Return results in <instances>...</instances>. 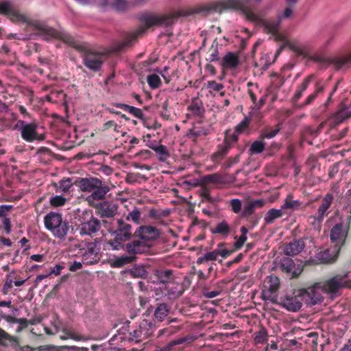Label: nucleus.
Instances as JSON below:
<instances>
[{"label":"nucleus","instance_id":"obj_39","mask_svg":"<svg viewBox=\"0 0 351 351\" xmlns=\"http://www.w3.org/2000/svg\"><path fill=\"white\" fill-rule=\"evenodd\" d=\"M301 206V202L299 200H293L292 195H289L285 199L284 204L281 206L283 210L286 211L287 209L292 210H297Z\"/></svg>","mask_w":351,"mask_h":351},{"label":"nucleus","instance_id":"obj_26","mask_svg":"<svg viewBox=\"0 0 351 351\" xmlns=\"http://www.w3.org/2000/svg\"><path fill=\"white\" fill-rule=\"evenodd\" d=\"M219 46L217 38H215L206 53V60L207 62H212L219 60Z\"/></svg>","mask_w":351,"mask_h":351},{"label":"nucleus","instance_id":"obj_30","mask_svg":"<svg viewBox=\"0 0 351 351\" xmlns=\"http://www.w3.org/2000/svg\"><path fill=\"white\" fill-rule=\"evenodd\" d=\"M324 289L329 293L335 294L340 291L341 288L336 275L328 279L324 283Z\"/></svg>","mask_w":351,"mask_h":351},{"label":"nucleus","instance_id":"obj_7","mask_svg":"<svg viewBox=\"0 0 351 351\" xmlns=\"http://www.w3.org/2000/svg\"><path fill=\"white\" fill-rule=\"evenodd\" d=\"M154 329V325L151 322L143 319L128 333V336L121 339H128L129 341L139 343L152 336Z\"/></svg>","mask_w":351,"mask_h":351},{"label":"nucleus","instance_id":"obj_8","mask_svg":"<svg viewBox=\"0 0 351 351\" xmlns=\"http://www.w3.org/2000/svg\"><path fill=\"white\" fill-rule=\"evenodd\" d=\"M81 223L78 226L80 234L90 236L99 231L100 221L95 217L91 211H86L81 217Z\"/></svg>","mask_w":351,"mask_h":351},{"label":"nucleus","instance_id":"obj_19","mask_svg":"<svg viewBox=\"0 0 351 351\" xmlns=\"http://www.w3.org/2000/svg\"><path fill=\"white\" fill-rule=\"evenodd\" d=\"M330 64L335 69H348L351 67V51L341 56L330 58Z\"/></svg>","mask_w":351,"mask_h":351},{"label":"nucleus","instance_id":"obj_23","mask_svg":"<svg viewBox=\"0 0 351 351\" xmlns=\"http://www.w3.org/2000/svg\"><path fill=\"white\" fill-rule=\"evenodd\" d=\"M171 305L165 302H158L154 311V317L158 322H162L169 314Z\"/></svg>","mask_w":351,"mask_h":351},{"label":"nucleus","instance_id":"obj_50","mask_svg":"<svg viewBox=\"0 0 351 351\" xmlns=\"http://www.w3.org/2000/svg\"><path fill=\"white\" fill-rule=\"evenodd\" d=\"M16 341L15 338L0 328V345L7 346L8 343Z\"/></svg>","mask_w":351,"mask_h":351},{"label":"nucleus","instance_id":"obj_10","mask_svg":"<svg viewBox=\"0 0 351 351\" xmlns=\"http://www.w3.org/2000/svg\"><path fill=\"white\" fill-rule=\"evenodd\" d=\"M20 128L21 137L27 142H32L37 138L38 125L36 122L26 123L23 120H18L14 129Z\"/></svg>","mask_w":351,"mask_h":351},{"label":"nucleus","instance_id":"obj_22","mask_svg":"<svg viewBox=\"0 0 351 351\" xmlns=\"http://www.w3.org/2000/svg\"><path fill=\"white\" fill-rule=\"evenodd\" d=\"M265 204L263 199L251 200L246 203L241 213L243 217H248L253 215L256 208H262Z\"/></svg>","mask_w":351,"mask_h":351},{"label":"nucleus","instance_id":"obj_14","mask_svg":"<svg viewBox=\"0 0 351 351\" xmlns=\"http://www.w3.org/2000/svg\"><path fill=\"white\" fill-rule=\"evenodd\" d=\"M340 251L339 247L336 248L332 245L328 248L319 251L317 254V258L322 263L331 264L337 260Z\"/></svg>","mask_w":351,"mask_h":351},{"label":"nucleus","instance_id":"obj_57","mask_svg":"<svg viewBox=\"0 0 351 351\" xmlns=\"http://www.w3.org/2000/svg\"><path fill=\"white\" fill-rule=\"evenodd\" d=\"M189 110L197 117H202L204 114V108L197 103L192 104L189 106Z\"/></svg>","mask_w":351,"mask_h":351},{"label":"nucleus","instance_id":"obj_2","mask_svg":"<svg viewBox=\"0 0 351 351\" xmlns=\"http://www.w3.org/2000/svg\"><path fill=\"white\" fill-rule=\"evenodd\" d=\"M55 39L63 41L67 45L74 48L81 53L84 65L93 73L101 71L106 59L104 53L90 49L85 43L77 40L69 33L60 30Z\"/></svg>","mask_w":351,"mask_h":351},{"label":"nucleus","instance_id":"obj_33","mask_svg":"<svg viewBox=\"0 0 351 351\" xmlns=\"http://www.w3.org/2000/svg\"><path fill=\"white\" fill-rule=\"evenodd\" d=\"M201 183L202 185L222 184L223 183V178L219 173L208 174L202 177Z\"/></svg>","mask_w":351,"mask_h":351},{"label":"nucleus","instance_id":"obj_40","mask_svg":"<svg viewBox=\"0 0 351 351\" xmlns=\"http://www.w3.org/2000/svg\"><path fill=\"white\" fill-rule=\"evenodd\" d=\"M209 132L208 129L202 127H195L194 128L189 130L187 136L189 138L195 141L197 137L207 136Z\"/></svg>","mask_w":351,"mask_h":351},{"label":"nucleus","instance_id":"obj_44","mask_svg":"<svg viewBox=\"0 0 351 351\" xmlns=\"http://www.w3.org/2000/svg\"><path fill=\"white\" fill-rule=\"evenodd\" d=\"M160 115L165 121L171 119V114L169 110V101L168 99L165 100L162 104Z\"/></svg>","mask_w":351,"mask_h":351},{"label":"nucleus","instance_id":"obj_56","mask_svg":"<svg viewBox=\"0 0 351 351\" xmlns=\"http://www.w3.org/2000/svg\"><path fill=\"white\" fill-rule=\"evenodd\" d=\"M232 211L235 214H239L242 209V203L239 199H232L229 202Z\"/></svg>","mask_w":351,"mask_h":351},{"label":"nucleus","instance_id":"obj_48","mask_svg":"<svg viewBox=\"0 0 351 351\" xmlns=\"http://www.w3.org/2000/svg\"><path fill=\"white\" fill-rule=\"evenodd\" d=\"M141 212L139 208H134V210L128 213L126 216L128 221H132L136 224L141 223Z\"/></svg>","mask_w":351,"mask_h":351},{"label":"nucleus","instance_id":"obj_6","mask_svg":"<svg viewBox=\"0 0 351 351\" xmlns=\"http://www.w3.org/2000/svg\"><path fill=\"white\" fill-rule=\"evenodd\" d=\"M132 226L125 222L122 219L117 220V226L116 229L112 232V234L114 236L113 239L108 241V243L113 250H119L123 248V243L127 241H130L132 236Z\"/></svg>","mask_w":351,"mask_h":351},{"label":"nucleus","instance_id":"obj_9","mask_svg":"<svg viewBox=\"0 0 351 351\" xmlns=\"http://www.w3.org/2000/svg\"><path fill=\"white\" fill-rule=\"evenodd\" d=\"M349 225L339 223L335 224L330 232V239L332 246L341 250L346 245L348 237Z\"/></svg>","mask_w":351,"mask_h":351},{"label":"nucleus","instance_id":"obj_4","mask_svg":"<svg viewBox=\"0 0 351 351\" xmlns=\"http://www.w3.org/2000/svg\"><path fill=\"white\" fill-rule=\"evenodd\" d=\"M9 16H11V19L13 21L26 23L28 27L36 31V34L42 37L43 39L45 40L55 39L60 31L47 25L43 22L32 20L25 15L14 11L12 9L11 12L9 14Z\"/></svg>","mask_w":351,"mask_h":351},{"label":"nucleus","instance_id":"obj_27","mask_svg":"<svg viewBox=\"0 0 351 351\" xmlns=\"http://www.w3.org/2000/svg\"><path fill=\"white\" fill-rule=\"evenodd\" d=\"M325 90V86L319 82H317L315 85V90L313 93L310 94L304 103H302L299 108H304L306 106L311 104L314 100L317 97L318 95L322 93Z\"/></svg>","mask_w":351,"mask_h":351},{"label":"nucleus","instance_id":"obj_55","mask_svg":"<svg viewBox=\"0 0 351 351\" xmlns=\"http://www.w3.org/2000/svg\"><path fill=\"white\" fill-rule=\"evenodd\" d=\"M200 197H202V202H208L211 204H215L217 202L216 198L210 196L209 190L205 187L202 189Z\"/></svg>","mask_w":351,"mask_h":351},{"label":"nucleus","instance_id":"obj_25","mask_svg":"<svg viewBox=\"0 0 351 351\" xmlns=\"http://www.w3.org/2000/svg\"><path fill=\"white\" fill-rule=\"evenodd\" d=\"M333 199L334 196L332 193H326L322 198L321 204L319 205L317 213L320 214V215L323 216L324 217L327 216L329 214L328 209L331 206Z\"/></svg>","mask_w":351,"mask_h":351},{"label":"nucleus","instance_id":"obj_24","mask_svg":"<svg viewBox=\"0 0 351 351\" xmlns=\"http://www.w3.org/2000/svg\"><path fill=\"white\" fill-rule=\"evenodd\" d=\"M304 245L303 240H296L288 243L284 249V252L286 255L295 256L298 254L304 249Z\"/></svg>","mask_w":351,"mask_h":351},{"label":"nucleus","instance_id":"obj_43","mask_svg":"<svg viewBox=\"0 0 351 351\" xmlns=\"http://www.w3.org/2000/svg\"><path fill=\"white\" fill-rule=\"evenodd\" d=\"M265 147V143L263 140L255 141L253 142L250 147V152L252 154H258L262 153Z\"/></svg>","mask_w":351,"mask_h":351},{"label":"nucleus","instance_id":"obj_63","mask_svg":"<svg viewBox=\"0 0 351 351\" xmlns=\"http://www.w3.org/2000/svg\"><path fill=\"white\" fill-rule=\"evenodd\" d=\"M219 294H220L219 291H208L207 288L204 287L203 289V295L206 298H209V299L214 298L218 296Z\"/></svg>","mask_w":351,"mask_h":351},{"label":"nucleus","instance_id":"obj_16","mask_svg":"<svg viewBox=\"0 0 351 351\" xmlns=\"http://www.w3.org/2000/svg\"><path fill=\"white\" fill-rule=\"evenodd\" d=\"M97 213L101 217H113L117 210V206L109 202L104 201L95 206Z\"/></svg>","mask_w":351,"mask_h":351},{"label":"nucleus","instance_id":"obj_13","mask_svg":"<svg viewBox=\"0 0 351 351\" xmlns=\"http://www.w3.org/2000/svg\"><path fill=\"white\" fill-rule=\"evenodd\" d=\"M280 269L290 279L298 278L302 271L300 267L296 268L294 261L289 257L283 258L280 261Z\"/></svg>","mask_w":351,"mask_h":351},{"label":"nucleus","instance_id":"obj_51","mask_svg":"<svg viewBox=\"0 0 351 351\" xmlns=\"http://www.w3.org/2000/svg\"><path fill=\"white\" fill-rule=\"evenodd\" d=\"M66 199L62 195H53L51 197L49 203L53 207H60L65 204Z\"/></svg>","mask_w":351,"mask_h":351},{"label":"nucleus","instance_id":"obj_61","mask_svg":"<svg viewBox=\"0 0 351 351\" xmlns=\"http://www.w3.org/2000/svg\"><path fill=\"white\" fill-rule=\"evenodd\" d=\"M208 88L214 91H220L224 88V86L222 84L217 83L215 81H208Z\"/></svg>","mask_w":351,"mask_h":351},{"label":"nucleus","instance_id":"obj_42","mask_svg":"<svg viewBox=\"0 0 351 351\" xmlns=\"http://www.w3.org/2000/svg\"><path fill=\"white\" fill-rule=\"evenodd\" d=\"M135 259L136 256L134 255L128 254L126 256H122L114 261V265L117 267H121L125 265L132 263Z\"/></svg>","mask_w":351,"mask_h":351},{"label":"nucleus","instance_id":"obj_59","mask_svg":"<svg viewBox=\"0 0 351 351\" xmlns=\"http://www.w3.org/2000/svg\"><path fill=\"white\" fill-rule=\"evenodd\" d=\"M308 60L315 62L330 64V58H326L324 56L319 54H314L308 57Z\"/></svg>","mask_w":351,"mask_h":351},{"label":"nucleus","instance_id":"obj_21","mask_svg":"<svg viewBox=\"0 0 351 351\" xmlns=\"http://www.w3.org/2000/svg\"><path fill=\"white\" fill-rule=\"evenodd\" d=\"M101 181L97 178H84L78 181V186L84 192H91L100 186Z\"/></svg>","mask_w":351,"mask_h":351},{"label":"nucleus","instance_id":"obj_64","mask_svg":"<svg viewBox=\"0 0 351 351\" xmlns=\"http://www.w3.org/2000/svg\"><path fill=\"white\" fill-rule=\"evenodd\" d=\"M218 256H219V253H218L217 249H216L212 252H207L204 254V258L206 259L207 261H215V260H217Z\"/></svg>","mask_w":351,"mask_h":351},{"label":"nucleus","instance_id":"obj_49","mask_svg":"<svg viewBox=\"0 0 351 351\" xmlns=\"http://www.w3.org/2000/svg\"><path fill=\"white\" fill-rule=\"evenodd\" d=\"M112 7L119 12H124L130 8V3L126 0H114Z\"/></svg>","mask_w":351,"mask_h":351},{"label":"nucleus","instance_id":"obj_15","mask_svg":"<svg viewBox=\"0 0 351 351\" xmlns=\"http://www.w3.org/2000/svg\"><path fill=\"white\" fill-rule=\"evenodd\" d=\"M240 61L237 53L229 51L222 58L219 62L223 73L228 70H234L239 65Z\"/></svg>","mask_w":351,"mask_h":351},{"label":"nucleus","instance_id":"obj_62","mask_svg":"<svg viewBox=\"0 0 351 351\" xmlns=\"http://www.w3.org/2000/svg\"><path fill=\"white\" fill-rule=\"evenodd\" d=\"M12 8L8 2L4 1L0 3V14L9 15L11 12Z\"/></svg>","mask_w":351,"mask_h":351},{"label":"nucleus","instance_id":"obj_52","mask_svg":"<svg viewBox=\"0 0 351 351\" xmlns=\"http://www.w3.org/2000/svg\"><path fill=\"white\" fill-rule=\"evenodd\" d=\"M224 243H220L217 245V251L219 253V256H221L223 258H226L230 256L232 253H234L236 250L234 247L232 250H228L223 248L225 246Z\"/></svg>","mask_w":351,"mask_h":351},{"label":"nucleus","instance_id":"obj_12","mask_svg":"<svg viewBox=\"0 0 351 351\" xmlns=\"http://www.w3.org/2000/svg\"><path fill=\"white\" fill-rule=\"evenodd\" d=\"M150 245L140 239L132 240L126 244L123 243V248L128 254L134 255L146 253L149 249Z\"/></svg>","mask_w":351,"mask_h":351},{"label":"nucleus","instance_id":"obj_17","mask_svg":"<svg viewBox=\"0 0 351 351\" xmlns=\"http://www.w3.org/2000/svg\"><path fill=\"white\" fill-rule=\"evenodd\" d=\"M315 74H310L304 77L302 83L297 86L295 92L291 98V101L294 106H297L298 101L302 97L303 93L306 90L309 84L315 80Z\"/></svg>","mask_w":351,"mask_h":351},{"label":"nucleus","instance_id":"obj_32","mask_svg":"<svg viewBox=\"0 0 351 351\" xmlns=\"http://www.w3.org/2000/svg\"><path fill=\"white\" fill-rule=\"evenodd\" d=\"M109 190V187L106 185H103L102 181H101L100 186L95 188L93 191L92 194L88 197V201L91 199L97 201L101 200L105 197Z\"/></svg>","mask_w":351,"mask_h":351},{"label":"nucleus","instance_id":"obj_60","mask_svg":"<svg viewBox=\"0 0 351 351\" xmlns=\"http://www.w3.org/2000/svg\"><path fill=\"white\" fill-rule=\"evenodd\" d=\"M128 112L134 115L135 117L143 119L144 114L140 108L130 106Z\"/></svg>","mask_w":351,"mask_h":351},{"label":"nucleus","instance_id":"obj_35","mask_svg":"<svg viewBox=\"0 0 351 351\" xmlns=\"http://www.w3.org/2000/svg\"><path fill=\"white\" fill-rule=\"evenodd\" d=\"M167 291L169 296L171 298H178L180 297L184 291L182 285L179 284L175 280L174 285L167 286L165 289Z\"/></svg>","mask_w":351,"mask_h":351},{"label":"nucleus","instance_id":"obj_28","mask_svg":"<svg viewBox=\"0 0 351 351\" xmlns=\"http://www.w3.org/2000/svg\"><path fill=\"white\" fill-rule=\"evenodd\" d=\"M210 232L213 234H220L224 237H227L231 232V228L226 221L223 220L218 223L215 228H212Z\"/></svg>","mask_w":351,"mask_h":351},{"label":"nucleus","instance_id":"obj_38","mask_svg":"<svg viewBox=\"0 0 351 351\" xmlns=\"http://www.w3.org/2000/svg\"><path fill=\"white\" fill-rule=\"evenodd\" d=\"M230 149L229 145H226L224 143L219 145L217 146V150L212 155L213 160L214 162H219L222 160L228 154Z\"/></svg>","mask_w":351,"mask_h":351},{"label":"nucleus","instance_id":"obj_58","mask_svg":"<svg viewBox=\"0 0 351 351\" xmlns=\"http://www.w3.org/2000/svg\"><path fill=\"white\" fill-rule=\"evenodd\" d=\"M267 339V332L265 329L263 328L256 332L254 338L256 343H263Z\"/></svg>","mask_w":351,"mask_h":351},{"label":"nucleus","instance_id":"obj_5","mask_svg":"<svg viewBox=\"0 0 351 351\" xmlns=\"http://www.w3.org/2000/svg\"><path fill=\"white\" fill-rule=\"evenodd\" d=\"M45 228L56 238L63 239L71 228L68 221L63 220L60 213L51 211L44 217Z\"/></svg>","mask_w":351,"mask_h":351},{"label":"nucleus","instance_id":"obj_36","mask_svg":"<svg viewBox=\"0 0 351 351\" xmlns=\"http://www.w3.org/2000/svg\"><path fill=\"white\" fill-rule=\"evenodd\" d=\"M265 287L269 293H276L280 287L279 278L274 275L269 276L265 281Z\"/></svg>","mask_w":351,"mask_h":351},{"label":"nucleus","instance_id":"obj_41","mask_svg":"<svg viewBox=\"0 0 351 351\" xmlns=\"http://www.w3.org/2000/svg\"><path fill=\"white\" fill-rule=\"evenodd\" d=\"M239 138V134L235 131L231 132L230 130H228L225 132V137L223 143L226 145H229V148H231L232 144L237 142Z\"/></svg>","mask_w":351,"mask_h":351},{"label":"nucleus","instance_id":"obj_46","mask_svg":"<svg viewBox=\"0 0 351 351\" xmlns=\"http://www.w3.org/2000/svg\"><path fill=\"white\" fill-rule=\"evenodd\" d=\"M251 121L250 117H245V118L234 128V131L239 134H242L248 129Z\"/></svg>","mask_w":351,"mask_h":351},{"label":"nucleus","instance_id":"obj_45","mask_svg":"<svg viewBox=\"0 0 351 351\" xmlns=\"http://www.w3.org/2000/svg\"><path fill=\"white\" fill-rule=\"evenodd\" d=\"M324 217L318 213L315 215H311L308 218V222L315 229H319L321 227V224Z\"/></svg>","mask_w":351,"mask_h":351},{"label":"nucleus","instance_id":"obj_18","mask_svg":"<svg viewBox=\"0 0 351 351\" xmlns=\"http://www.w3.org/2000/svg\"><path fill=\"white\" fill-rule=\"evenodd\" d=\"M156 277L160 284L165 285V289L171 285H174L176 280L174 271L172 269H160L156 271Z\"/></svg>","mask_w":351,"mask_h":351},{"label":"nucleus","instance_id":"obj_1","mask_svg":"<svg viewBox=\"0 0 351 351\" xmlns=\"http://www.w3.org/2000/svg\"><path fill=\"white\" fill-rule=\"evenodd\" d=\"M176 16L167 14H156L154 13H145L142 14L139 20L141 25L132 32L125 36L124 40L115 43L112 46V51L119 53L131 47L137 40L138 38L143 35L148 29L154 26L169 27L171 25Z\"/></svg>","mask_w":351,"mask_h":351},{"label":"nucleus","instance_id":"obj_37","mask_svg":"<svg viewBox=\"0 0 351 351\" xmlns=\"http://www.w3.org/2000/svg\"><path fill=\"white\" fill-rule=\"evenodd\" d=\"M349 271H345L336 274L341 289H351V278H349Z\"/></svg>","mask_w":351,"mask_h":351},{"label":"nucleus","instance_id":"obj_34","mask_svg":"<svg viewBox=\"0 0 351 351\" xmlns=\"http://www.w3.org/2000/svg\"><path fill=\"white\" fill-rule=\"evenodd\" d=\"M281 127L280 124H277L274 128L266 127L261 130L259 136V139H271L275 137L280 131Z\"/></svg>","mask_w":351,"mask_h":351},{"label":"nucleus","instance_id":"obj_47","mask_svg":"<svg viewBox=\"0 0 351 351\" xmlns=\"http://www.w3.org/2000/svg\"><path fill=\"white\" fill-rule=\"evenodd\" d=\"M147 83L152 89H156L161 85L160 77L156 74H151L147 76Z\"/></svg>","mask_w":351,"mask_h":351},{"label":"nucleus","instance_id":"obj_11","mask_svg":"<svg viewBox=\"0 0 351 351\" xmlns=\"http://www.w3.org/2000/svg\"><path fill=\"white\" fill-rule=\"evenodd\" d=\"M135 237L139 238L141 241L148 242L156 240L160 236L158 230L151 226H141L138 227L134 233Z\"/></svg>","mask_w":351,"mask_h":351},{"label":"nucleus","instance_id":"obj_53","mask_svg":"<svg viewBox=\"0 0 351 351\" xmlns=\"http://www.w3.org/2000/svg\"><path fill=\"white\" fill-rule=\"evenodd\" d=\"M72 186L71 180L70 178L61 180L57 186V189L62 192L66 193L69 191Z\"/></svg>","mask_w":351,"mask_h":351},{"label":"nucleus","instance_id":"obj_31","mask_svg":"<svg viewBox=\"0 0 351 351\" xmlns=\"http://www.w3.org/2000/svg\"><path fill=\"white\" fill-rule=\"evenodd\" d=\"M287 214L282 207L280 209L271 208L266 213L264 220L267 224L272 223L275 219H278Z\"/></svg>","mask_w":351,"mask_h":351},{"label":"nucleus","instance_id":"obj_54","mask_svg":"<svg viewBox=\"0 0 351 351\" xmlns=\"http://www.w3.org/2000/svg\"><path fill=\"white\" fill-rule=\"evenodd\" d=\"M156 153L159 155V160L160 161H165V160L169 156V153L166 146L159 144L157 146Z\"/></svg>","mask_w":351,"mask_h":351},{"label":"nucleus","instance_id":"obj_20","mask_svg":"<svg viewBox=\"0 0 351 351\" xmlns=\"http://www.w3.org/2000/svg\"><path fill=\"white\" fill-rule=\"evenodd\" d=\"M351 117V111L344 104H341L338 110L330 117V121L335 125L343 122Z\"/></svg>","mask_w":351,"mask_h":351},{"label":"nucleus","instance_id":"obj_29","mask_svg":"<svg viewBox=\"0 0 351 351\" xmlns=\"http://www.w3.org/2000/svg\"><path fill=\"white\" fill-rule=\"evenodd\" d=\"M324 289L329 293L335 294L340 291L341 288L336 275L328 279L324 283Z\"/></svg>","mask_w":351,"mask_h":351},{"label":"nucleus","instance_id":"obj_3","mask_svg":"<svg viewBox=\"0 0 351 351\" xmlns=\"http://www.w3.org/2000/svg\"><path fill=\"white\" fill-rule=\"evenodd\" d=\"M302 300L311 305L321 302L322 297L319 290L315 287H308L298 291L293 296H286L281 302V306L289 311L296 312L302 306Z\"/></svg>","mask_w":351,"mask_h":351}]
</instances>
